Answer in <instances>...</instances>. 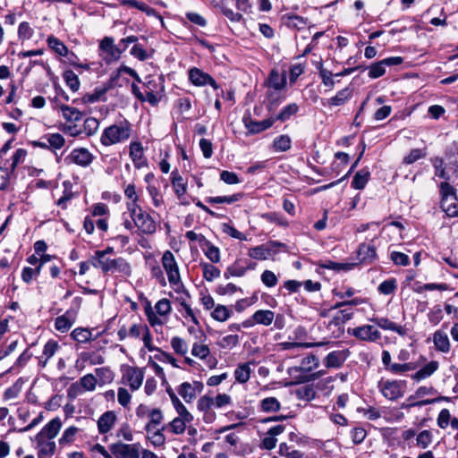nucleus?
<instances>
[{
  "label": "nucleus",
  "mask_w": 458,
  "mask_h": 458,
  "mask_svg": "<svg viewBox=\"0 0 458 458\" xmlns=\"http://www.w3.org/2000/svg\"><path fill=\"white\" fill-rule=\"evenodd\" d=\"M299 111V106L295 103H292L284 106L281 112L275 118L276 121L279 120L282 122L287 121L292 115L295 114Z\"/></svg>",
  "instance_id": "3c124183"
},
{
  "label": "nucleus",
  "mask_w": 458,
  "mask_h": 458,
  "mask_svg": "<svg viewBox=\"0 0 458 458\" xmlns=\"http://www.w3.org/2000/svg\"><path fill=\"white\" fill-rule=\"evenodd\" d=\"M374 321L382 329L396 332L401 336H405L407 335V329L404 327L397 325L388 318H377Z\"/></svg>",
  "instance_id": "393cba45"
},
{
  "label": "nucleus",
  "mask_w": 458,
  "mask_h": 458,
  "mask_svg": "<svg viewBox=\"0 0 458 458\" xmlns=\"http://www.w3.org/2000/svg\"><path fill=\"white\" fill-rule=\"evenodd\" d=\"M268 87L276 89L281 90L286 85V73L284 72L283 73H279L276 70H272L269 77L267 79Z\"/></svg>",
  "instance_id": "a878e982"
},
{
  "label": "nucleus",
  "mask_w": 458,
  "mask_h": 458,
  "mask_svg": "<svg viewBox=\"0 0 458 458\" xmlns=\"http://www.w3.org/2000/svg\"><path fill=\"white\" fill-rule=\"evenodd\" d=\"M352 315L353 312L351 310H338L330 320L328 327H335L337 328V335H340L344 333V324L352 318Z\"/></svg>",
  "instance_id": "6ab92c4d"
},
{
  "label": "nucleus",
  "mask_w": 458,
  "mask_h": 458,
  "mask_svg": "<svg viewBox=\"0 0 458 458\" xmlns=\"http://www.w3.org/2000/svg\"><path fill=\"white\" fill-rule=\"evenodd\" d=\"M440 193L442 196L441 208L443 211L450 217L458 216V199L455 190L447 182L440 184Z\"/></svg>",
  "instance_id": "39448f33"
},
{
  "label": "nucleus",
  "mask_w": 458,
  "mask_h": 458,
  "mask_svg": "<svg viewBox=\"0 0 458 458\" xmlns=\"http://www.w3.org/2000/svg\"><path fill=\"white\" fill-rule=\"evenodd\" d=\"M110 451L115 458H140V445L135 444H124L117 442L112 444Z\"/></svg>",
  "instance_id": "423d86ee"
},
{
  "label": "nucleus",
  "mask_w": 458,
  "mask_h": 458,
  "mask_svg": "<svg viewBox=\"0 0 458 458\" xmlns=\"http://www.w3.org/2000/svg\"><path fill=\"white\" fill-rule=\"evenodd\" d=\"M64 79L66 85L73 91H77L80 89V81L77 74L72 71H65L64 73Z\"/></svg>",
  "instance_id": "8fccbe9b"
},
{
  "label": "nucleus",
  "mask_w": 458,
  "mask_h": 458,
  "mask_svg": "<svg viewBox=\"0 0 458 458\" xmlns=\"http://www.w3.org/2000/svg\"><path fill=\"white\" fill-rule=\"evenodd\" d=\"M129 216L133 221L135 227H137L140 233L144 234H152L156 232L157 225L151 216L146 213L140 206H135L131 204L130 211H128Z\"/></svg>",
  "instance_id": "20e7f679"
},
{
  "label": "nucleus",
  "mask_w": 458,
  "mask_h": 458,
  "mask_svg": "<svg viewBox=\"0 0 458 458\" xmlns=\"http://www.w3.org/2000/svg\"><path fill=\"white\" fill-rule=\"evenodd\" d=\"M439 367V364L436 360H432L425 365L423 368L419 369L413 376L412 378L420 381L421 379L427 378L434 374Z\"/></svg>",
  "instance_id": "f704fd0d"
},
{
  "label": "nucleus",
  "mask_w": 458,
  "mask_h": 458,
  "mask_svg": "<svg viewBox=\"0 0 458 458\" xmlns=\"http://www.w3.org/2000/svg\"><path fill=\"white\" fill-rule=\"evenodd\" d=\"M47 45L60 56H68L70 54L68 47L55 36L48 37Z\"/></svg>",
  "instance_id": "58836bf2"
},
{
  "label": "nucleus",
  "mask_w": 458,
  "mask_h": 458,
  "mask_svg": "<svg viewBox=\"0 0 458 458\" xmlns=\"http://www.w3.org/2000/svg\"><path fill=\"white\" fill-rule=\"evenodd\" d=\"M62 428L61 419L56 417L51 420L38 433L37 438L43 439H54L59 433Z\"/></svg>",
  "instance_id": "f3484780"
},
{
  "label": "nucleus",
  "mask_w": 458,
  "mask_h": 458,
  "mask_svg": "<svg viewBox=\"0 0 458 458\" xmlns=\"http://www.w3.org/2000/svg\"><path fill=\"white\" fill-rule=\"evenodd\" d=\"M60 346L58 343L55 340H49L44 346L43 352L41 357L39 358V364L42 367H45L49 360L59 350Z\"/></svg>",
  "instance_id": "bb28decb"
},
{
  "label": "nucleus",
  "mask_w": 458,
  "mask_h": 458,
  "mask_svg": "<svg viewBox=\"0 0 458 458\" xmlns=\"http://www.w3.org/2000/svg\"><path fill=\"white\" fill-rule=\"evenodd\" d=\"M358 263L370 264L377 259L376 249L368 243L360 244L357 250Z\"/></svg>",
  "instance_id": "4be33fe9"
},
{
  "label": "nucleus",
  "mask_w": 458,
  "mask_h": 458,
  "mask_svg": "<svg viewBox=\"0 0 458 458\" xmlns=\"http://www.w3.org/2000/svg\"><path fill=\"white\" fill-rule=\"evenodd\" d=\"M350 352L347 349L333 351L324 359V364L327 368H340L349 357Z\"/></svg>",
  "instance_id": "4468645a"
},
{
  "label": "nucleus",
  "mask_w": 458,
  "mask_h": 458,
  "mask_svg": "<svg viewBox=\"0 0 458 458\" xmlns=\"http://www.w3.org/2000/svg\"><path fill=\"white\" fill-rule=\"evenodd\" d=\"M117 422V416L114 411L104 412L98 420V429L102 435L108 433L113 429Z\"/></svg>",
  "instance_id": "2eb2a0df"
},
{
  "label": "nucleus",
  "mask_w": 458,
  "mask_h": 458,
  "mask_svg": "<svg viewBox=\"0 0 458 458\" xmlns=\"http://www.w3.org/2000/svg\"><path fill=\"white\" fill-rule=\"evenodd\" d=\"M44 140L48 143L49 148L53 149H60L65 144V140L63 135L60 133H51L45 135L43 137Z\"/></svg>",
  "instance_id": "79ce46f5"
},
{
  "label": "nucleus",
  "mask_w": 458,
  "mask_h": 458,
  "mask_svg": "<svg viewBox=\"0 0 458 458\" xmlns=\"http://www.w3.org/2000/svg\"><path fill=\"white\" fill-rule=\"evenodd\" d=\"M296 394L298 398L306 401L313 400L316 396L315 389L313 386L310 385H306L300 387L299 389H297Z\"/></svg>",
  "instance_id": "4d7b16f0"
},
{
  "label": "nucleus",
  "mask_w": 458,
  "mask_h": 458,
  "mask_svg": "<svg viewBox=\"0 0 458 458\" xmlns=\"http://www.w3.org/2000/svg\"><path fill=\"white\" fill-rule=\"evenodd\" d=\"M161 261L170 284L176 292H183L185 289L181 279L179 267L172 251L165 250Z\"/></svg>",
  "instance_id": "7ed1b4c3"
},
{
  "label": "nucleus",
  "mask_w": 458,
  "mask_h": 458,
  "mask_svg": "<svg viewBox=\"0 0 458 458\" xmlns=\"http://www.w3.org/2000/svg\"><path fill=\"white\" fill-rule=\"evenodd\" d=\"M200 267L202 268L203 277L207 281L211 282L220 276V270L214 265L209 263H200Z\"/></svg>",
  "instance_id": "37998d69"
},
{
  "label": "nucleus",
  "mask_w": 458,
  "mask_h": 458,
  "mask_svg": "<svg viewBox=\"0 0 458 458\" xmlns=\"http://www.w3.org/2000/svg\"><path fill=\"white\" fill-rule=\"evenodd\" d=\"M280 407V403L276 397H267L260 402V409L265 412L277 411Z\"/></svg>",
  "instance_id": "a18cd8bd"
},
{
  "label": "nucleus",
  "mask_w": 458,
  "mask_h": 458,
  "mask_svg": "<svg viewBox=\"0 0 458 458\" xmlns=\"http://www.w3.org/2000/svg\"><path fill=\"white\" fill-rule=\"evenodd\" d=\"M291 139L288 135H280L275 138L273 141V148L276 152H284L291 148Z\"/></svg>",
  "instance_id": "c03bdc74"
},
{
  "label": "nucleus",
  "mask_w": 458,
  "mask_h": 458,
  "mask_svg": "<svg viewBox=\"0 0 458 458\" xmlns=\"http://www.w3.org/2000/svg\"><path fill=\"white\" fill-rule=\"evenodd\" d=\"M432 164L435 168V176L448 180L449 177L444 167V161L442 158L435 157L432 159Z\"/></svg>",
  "instance_id": "338daca9"
},
{
  "label": "nucleus",
  "mask_w": 458,
  "mask_h": 458,
  "mask_svg": "<svg viewBox=\"0 0 458 458\" xmlns=\"http://www.w3.org/2000/svg\"><path fill=\"white\" fill-rule=\"evenodd\" d=\"M99 48L103 52H105L109 61H117L122 53L125 51L126 45L123 47H121L119 45H114V40L111 37H105L99 44Z\"/></svg>",
  "instance_id": "9b49d317"
},
{
  "label": "nucleus",
  "mask_w": 458,
  "mask_h": 458,
  "mask_svg": "<svg viewBox=\"0 0 458 458\" xmlns=\"http://www.w3.org/2000/svg\"><path fill=\"white\" fill-rule=\"evenodd\" d=\"M79 430L80 429L74 426L67 428L59 438V444L61 445H65L72 443L75 440L76 434Z\"/></svg>",
  "instance_id": "603ef678"
},
{
  "label": "nucleus",
  "mask_w": 458,
  "mask_h": 458,
  "mask_svg": "<svg viewBox=\"0 0 458 458\" xmlns=\"http://www.w3.org/2000/svg\"><path fill=\"white\" fill-rule=\"evenodd\" d=\"M123 381L129 385L132 391L138 390L143 382L144 372L137 367H127L123 376Z\"/></svg>",
  "instance_id": "1a4fd4ad"
},
{
  "label": "nucleus",
  "mask_w": 458,
  "mask_h": 458,
  "mask_svg": "<svg viewBox=\"0 0 458 458\" xmlns=\"http://www.w3.org/2000/svg\"><path fill=\"white\" fill-rule=\"evenodd\" d=\"M71 336L73 340L83 344L91 339L92 333L88 328L78 327L72 332Z\"/></svg>",
  "instance_id": "de8ad7c7"
},
{
  "label": "nucleus",
  "mask_w": 458,
  "mask_h": 458,
  "mask_svg": "<svg viewBox=\"0 0 458 458\" xmlns=\"http://www.w3.org/2000/svg\"><path fill=\"white\" fill-rule=\"evenodd\" d=\"M68 158H70L72 163L83 167L89 165L93 161L92 154L84 148L73 149Z\"/></svg>",
  "instance_id": "a211bd4d"
},
{
  "label": "nucleus",
  "mask_w": 458,
  "mask_h": 458,
  "mask_svg": "<svg viewBox=\"0 0 458 458\" xmlns=\"http://www.w3.org/2000/svg\"><path fill=\"white\" fill-rule=\"evenodd\" d=\"M230 317L229 310L224 305H217L212 312V318L217 321L224 322Z\"/></svg>",
  "instance_id": "69168bd1"
},
{
  "label": "nucleus",
  "mask_w": 458,
  "mask_h": 458,
  "mask_svg": "<svg viewBox=\"0 0 458 458\" xmlns=\"http://www.w3.org/2000/svg\"><path fill=\"white\" fill-rule=\"evenodd\" d=\"M254 364L255 363L253 361L239 364L233 373L235 380L241 384H244L249 381L252 371L250 366Z\"/></svg>",
  "instance_id": "c85d7f7f"
},
{
  "label": "nucleus",
  "mask_w": 458,
  "mask_h": 458,
  "mask_svg": "<svg viewBox=\"0 0 458 458\" xmlns=\"http://www.w3.org/2000/svg\"><path fill=\"white\" fill-rule=\"evenodd\" d=\"M91 266L99 268L105 274L120 273L123 276H131V268L129 262L122 257L109 259L103 256V252H95L90 259Z\"/></svg>",
  "instance_id": "f257e3e1"
},
{
  "label": "nucleus",
  "mask_w": 458,
  "mask_h": 458,
  "mask_svg": "<svg viewBox=\"0 0 458 458\" xmlns=\"http://www.w3.org/2000/svg\"><path fill=\"white\" fill-rule=\"evenodd\" d=\"M203 388L204 386L199 381L183 382L179 386L177 391L186 403H191L196 398L197 394L202 392Z\"/></svg>",
  "instance_id": "9d476101"
},
{
  "label": "nucleus",
  "mask_w": 458,
  "mask_h": 458,
  "mask_svg": "<svg viewBox=\"0 0 458 458\" xmlns=\"http://www.w3.org/2000/svg\"><path fill=\"white\" fill-rule=\"evenodd\" d=\"M197 407L199 411L202 412L209 411L213 407H215L214 398L208 394L201 396L198 400Z\"/></svg>",
  "instance_id": "bf43d9fd"
},
{
  "label": "nucleus",
  "mask_w": 458,
  "mask_h": 458,
  "mask_svg": "<svg viewBox=\"0 0 458 458\" xmlns=\"http://www.w3.org/2000/svg\"><path fill=\"white\" fill-rule=\"evenodd\" d=\"M255 324L262 326H270L275 319V313L269 310H257L251 317Z\"/></svg>",
  "instance_id": "cd10ccee"
},
{
  "label": "nucleus",
  "mask_w": 458,
  "mask_h": 458,
  "mask_svg": "<svg viewBox=\"0 0 458 458\" xmlns=\"http://www.w3.org/2000/svg\"><path fill=\"white\" fill-rule=\"evenodd\" d=\"M239 344V336L237 335H228L223 336L218 341V345L224 349H232Z\"/></svg>",
  "instance_id": "e2e57ef3"
},
{
  "label": "nucleus",
  "mask_w": 458,
  "mask_h": 458,
  "mask_svg": "<svg viewBox=\"0 0 458 458\" xmlns=\"http://www.w3.org/2000/svg\"><path fill=\"white\" fill-rule=\"evenodd\" d=\"M275 122L276 119L273 117H269L263 121H253L250 117H243L245 127L249 130L250 133L252 134L266 131L267 129L270 128Z\"/></svg>",
  "instance_id": "dca6fc26"
},
{
  "label": "nucleus",
  "mask_w": 458,
  "mask_h": 458,
  "mask_svg": "<svg viewBox=\"0 0 458 458\" xmlns=\"http://www.w3.org/2000/svg\"><path fill=\"white\" fill-rule=\"evenodd\" d=\"M99 128V122L94 117L86 118L83 124V131L88 136L95 134Z\"/></svg>",
  "instance_id": "13d9d810"
},
{
  "label": "nucleus",
  "mask_w": 458,
  "mask_h": 458,
  "mask_svg": "<svg viewBox=\"0 0 458 458\" xmlns=\"http://www.w3.org/2000/svg\"><path fill=\"white\" fill-rule=\"evenodd\" d=\"M352 335L362 341L376 342L381 336L380 332L371 325H364L353 329Z\"/></svg>",
  "instance_id": "f8f14e48"
},
{
  "label": "nucleus",
  "mask_w": 458,
  "mask_h": 458,
  "mask_svg": "<svg viewBox=\"0 0 458 458\" xmlns=\"http://www.w3.org/2000/svg\"><path fill=\"white\" fill-rule=\"evenodd\" d=\"M319 365L318 359L313 355H308L307 357H304L300 366L293 367L288 369V373L293 376L296 372H305L309 373L312 371L313 369H317Z\"/></svg>",
  "instance_id": "aec40b11"
},
{
  "label": "nucleus",
  "mask_w": 458,
  "mask_h": 458,
  "mask_svg": "<svg viewBox=\"0 0 458 458\" xmlns=\"http://www.w3.org/2000/svg\"><path fill=\"white\" fill-rule=\"evenodd\" d=\"M246 273L245 267L242 265L241 260H236L233 265L229 266L224 273L225 279H229L232 276H243Z\"/></svg>",
  "instance_id": "a19ab883"
},
{
  "label": "nucleus",
  "mask_w": 458,
  "mask_h": 458,
  "mask_svg": "<svg viewBox=\"0 0 458 458\" xmlns=\"http://www.w3.org/2000/svg\"><path fill=\"white\" fill-rule=\"evenodd\" d=\"M370 173L367 169L358 171L352 182V186L356 190H362L369 182Z\"/></svg>",
  "instance_id": "ea45409f"
},
{
  "label": "nucleus",
  "mask_w": 458,
  "mask_h": 458,
  "mask_svg": "<svg viewBox=\"0 0 458 458\" xmlns=\"http://www.w3.org/2000/svg\"><path fill=\"white\" fill-rule=\"evenodd\" d=\"M73 318L71 316V313L69 311H66L64 315L59 316L55 318V327L57 331L61 333H65L73 325Z\"/></svg>",
  "instance_id": "72a5a7b5"
},
{
  "label": "nucleus",
  "mask_w": 458,
  "mask_h": 458,
  "mask_svg": "<svg viewBox=\"0 0 458 458\" xmlns=\"http://www.w3.org/2000/svg\"><path fill=\"white\" fill-rule=\"evenodd\" d=\"M130 157L138 168L145 165L143 147L140 142L133 141L130 144Z\"/></svg>",
  "instance_id": "b1692460"
},
{
  "label": "nucleus",
  "mask_w": 458,
  "mask_h": 458,
  "mask_svg": "<svg viewBox=\"0 0 458 458\" xmlns=\"http://www.w3.org/2000/svg\"><path fill=\"white\" fill-rule=\"evenodd\" d=\"M84 391H94L97 385V378L93 374L83 376L79 381Z\"/></svg>",
  "instance_id": "680f3d73"
},
{
  "label": "nucleus",
  "mask_w": 458,
  "mask_h": 458,
  "mask_svg": "<svg viewBox=\"0 0 458 458\" xmlns=\"http://www.w3.org/2000/svg\"><path fill=\"white\" fill-rule=\"evenodd\" d=\"M63 117L70 123H76L82 119L83 113L73 106L62 105L60 106Z\"/></svg>",
  "instance_id": "7c9ffc66"
},
{
  "label": "nucleus",
  "mask_w": 458,
  "mask_h": 458,
  "mask_svg": "<svg viewBox=\"0 0 458 458\" xmlns=\"http://www.w3.org/2000/svg\"><path fill=\"white\" fill-rule=\"evenodd\" d=\"M131 133V124L124 121L106 127L100 141L104 146H111L127 140Z\"/></svg>",
  "instance_id": "f03ea898"
},
{
  "label": "nucleus",
  "mask_w": 458,
  "mask_h": 458,
  "mask_svg": "<svg viewBox=\"0 0 458 458\" xmlns=\"http://www.w3.org/2000/svg\"><path fill=\"white\" fill-rule=\"evenodd\" d=\"M165 428V427L162 426L160 428L146 430L148 439L154 446H161L165 444V437L163 434Z\"/></svg>",
  "instance_id": "4c0bfd02"
},
{
  "label": "nucleus",
  "mask_w": 458,
  "mask_h": 458,
  "mask_svg": "<svg viewBox=\"0 0 458 458\" xmlns=\"http://www.w3.org/2000/svg\"><path fill=\"white\" fill-rule=\"evenodd\" d=\"M163 413L160 409L153 408L150 415L148 417V423L145 425V430L160 428L163 420Z\"/></svg>",
  "instance_id": "c9c22d12"
},
{
  "label": "nucleus",
  "mask_w": 458,
  "mask_h": 458,
  "mask_svg": "<svg viewBox=\"0 0 458 458\" xmlns=\"http://www.w3.org/2000/svg\"><path fill=\"white\" fill-rule=\"evenodd\" d=\"M405 381L386 380L380 383V391L388 400L394 401L404 394Z\"/></svg>",
  "instance_id": "0eeeda50"
},
{
  "label": "nucleus",
  "mask_w": 458,
  "mask_h": 458,
  "mask_svg": "<svg viewBox=\"0 0 458 458\" xmlns=\"http://www.w3.org/2000/svg\"><path fill=\"white\" fill-rule=\"evenodd\" d=\"M187 423L190 422L184 421L182 419L176 417L167 426L165 427V428H168L173 434L180 435L185 431Z\"/></svg>",
  "instance_id": "09e8293b"
},
{
  "label": "nucleus",
  "mask_w": 458,
  "mask_h": 458,
  "mask_svg": "<svg viewBox=\"0 0 458 458\" xmlns=\"http://www.w3.org/2000/svg\"><path fill=\"white\" fill-rule=\"evenodd\" d=\"M242 197V193H236V194H233L231 196L209 197L207 199V202H208L210 204H222V203L231 204V203L240 200Z\"/></svg>",
  "instance_id": "49530a36"
},
{
  "label": "nucleus",
  "mask_w": 458,
  "mask_h": 458,
  "mask_svg": "<svg viewBox=\"0 0 458 458\" xmlns=\"http://www.w3.org/2000/svg\"><path fill=\"white\" fill-rule=\"evenodd\" d=\"M35 442L37 444L38 448V458H50L55 451V443L52 439H43L37 438L35 437Z\"/></svg>",
  "instance_id": "412c9836"
},
{
  "label": "nucleus",
  "mask_w": 458,
  "mask_h": 458,
  "mask_svg": "<svg viewBox=\"0 0 458 458\" xmlns=\"http://www.w3.org/2000/svg\"><path fill=\"white\" fill-rule=\"evenodd\" d=\"M199 243L201 245L207 246V249L204 250L206 257L212 263H218L220 261V250L217 247L213 245L209 241H208L205 236H200Z\"/></svg>",
  "instance_id": "c756f323"
},
{
  "label": "nucleus",
  "mask_w": 458,
  "mask_h": 458,
  "mask_svg": "<svg viewBox=\"0 0 458 458\" xmlns=\"http://www.w3.org/2000/svg\"><path fill=\"white\" fill-rule=\"evenodd\" d=\"M432 442V434L430 431L422 430L416 437V445L422 449H426Z\"/></svg>",
  "instance_id": "052dcab7"
},
{
  "label": "nucleus",
  "mask_w": 458,
  "mask_h": 458,
  "mask_svg": "<svg viewBox=\"0 0 458 458\" xmlns=\"http://www.w3.org/2000/svg\"><path fill=\"white\" fill-rule=\"evenodd\" d=\"M403 61L400 56H392L374 63L369 67V77L371 79L379 78L385 74L386 66L399 65Z\"/></svg>",
  "instance_id": "6e6552de"
},
{
  "label": "nucleus",
  "mask_w": 458,
  "mask_h": 458,
  "mask_svg": "<svg viewBox=\"0 0 458 458\" xmlns=\"http://www.w3.org/2000/svg\"><path fill=\"white\" fill-rule=\"evenodd\" d=\"M124 195L130 199V201L127 203V210L128 211H130V208L131 207V204H134L135 206H140L138 204L139 197L137 195L134 184H128L125 187Z\"/></svg>",
  "instance_id": "0e129e2a"
},
{
  "label": "nucleus",
  "mask_w": 458,
  "mask_h": 458,
  "mask_svg": "<svg viewBox=\"0 0 458 458\" xmlns=\"http://www.w3.org/2000/svg\"><path fill=\"white\" fill-rule=\"evenodd\" d=\"M433 344L437 351L442 353H447L450 351L451 344L447 334L441 330H437L433 334Z\"/></svg>",
  "instance_id": "5701e85b"
},
{
  "label": "nucleus",
  "mask_w": 458,
  "mask_h": 458,
  "mask_svg": "<svg viewBox=\"0 0 458 458\" xmlns=\"http://www.w3.org/2000/svg\"><path fill=\"white\" fill-rule=\"evenodd\" d=\"M171 182L176 196L181 199L187 191L186 182H184L183 178L177 172H173Z\"/></svg>",
  "instance_id": "473e14b6"
},
{
  "label": "nucleus",
  "mask_w": 458,
  "mask_h": 458,
  "mask_svg": "<svg viewBox=\"0 0 458 458\" xmlns=\"http://www.w3.org/2000/svg\"><path fill=\"white\" fill-rule=\"evenodd\" d=\"M171 346L177 354L185 355L188 352L187 343L179 336H174L171 339Z\"/></svg>",
  "instance_id": "5fc2aeb1"
},
{
  "label": "nucleus",
  "mask_w": 458,
  "mask_h": 458,
  "mask_svg": "<svg viewBox=\"0 0 458 458\" xmlns=\"http://www.w3.org/2000/svg\"><path fill=\"white\" fill-rule=\"evenodd\" d=\"M396 289L397 282L394 278L385 280L377 287L378 292L384 295L392 294L395 292Z\"/></svg>",
  "instance_id": "864d4df0"
},
{
  "label": "nucleus",
  "mask_w": 458,
  "mask_h": 458,
  "mask_svg": "<svg viewBox=\"0 0 458 458\" xmlns=\"http://www.w3.org/2000/svg\"><path fill=\"white\" fill-rule=\"evenodd\" d=\"M260 279L267 287H274L278 283L277 276L270 270H265L261 274Z\"/></svg>",
  "instance_id": "774afa93"
},
{
  "label": "nucleus",
  "mask_w": 458,
  "mask_h": 458,
  "mask_svg": "<svg viewBox=\"0 0 458 458\" xmlns=\"http://www.w3.org/2000/svg\"><path fill=\"white\" fill-rule=\"evenodd\" d=\"M209 74L202 72L198 68H191L189 71V79L192 84L196 86H205L208 80Z\"/></svg>",
  "instance_id": "e433bc0d"
},
{
  "label": "nucleus",
  "mask_w": 458,
  "mask_h": 458,
  "mask_svg": "<svg viewBox=\"0 0 458 458\" xmlns=\"http://www.w3.org/2000/svg\"><path fill=\"white\" fill-rule=\"evenodd\" d=\"M352 96V89L350 88H344L339 90L335 96L327 99L329 106H339L344 105Z\"/></svg>",
  "instance_id": "2f4dec72"
},
{
  "label": "nucleus",
  "mask_w": 458,
  "mask_h": 458,
  "mask_svg": "<svg viewBox=\"0 0 458 458\" xmlns=\"http://www.w3.org/2000/svg\"><path fill=\"white\" fill-rule=\"evenodd\" d=\"M283 246L282 243L278 242H270L267 245L262 244L259 246H256L253 248H250L248 251V254L250 258L259 259V260H265L267 259L271 254H272V249L275 247Z\"/></svg>",
  "instance_id": "ddd939ff"
},
{
  "label": "nucleus",
  "mask_w": 458,
  "mask_h": 458,
  "mask_svg": "<svg viewBox=\"0 0 458 458\" xmlns=\"http://www.w3.org/2000/svg\"><path fill=\"white\" fill-rule=\"evenodd\" d=\"M156 313L161 317L167 316L172 311L171 302L168 299L163 298L155 305Z\"/></svg>",
  "instance_id": "6e6d98bb"
}]
</instances>
